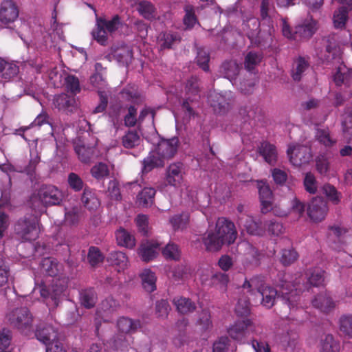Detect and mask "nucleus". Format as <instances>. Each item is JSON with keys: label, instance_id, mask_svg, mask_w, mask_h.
<instances>
[{"label": "nucleus", "instance_id": "f257e3e1", "mask_svg": "<svg viewBox=\"0 0 352 352\" xmlns=\"http://www.w3.org/2000/svg\"><path fill=\"white\" fill-rule=\"evenodd\" d=\"M279 293L274 288L266 285L263 276H256L250 280H245L243 284V290H247L250 295H258L261 297V304L267 307L271 308L275 302L276 297L280 298L283 303L287 305L291 311L297 310L302 307L299 304L300 297L297 291L301 288L298 283H291L293 276L287 273L278 274Z\"/></svg>", "mask_w": 352, "mask_h": 352}, {"label": "nucleus", "instance_id": "f03ea898", "mask_svg": "<svg viewBox=\"0 0 352 352\" xmlns=\"http://www.w3.org/2000/svg\"><path fill=\"white\" fill-rule=\"evenodd\" d=\"M41 270L49 276L54 277L50 289L47 285L42 283L41 285L35 283L33 293L38 291L41 296L46 300V304L50 307H56L60 302V297L67 287V279L62 275L63 265L56 258H44L41 263Z\"/></svg>", "mask_w": 352, "mask_h": 352}, {"label": "nucleus", "instance_id": "7ed1b4c3", "mask_svg": "<svg viewBox=\"0 0 352 352\" xmlns=\"http://www.w3.org/2000/svg\"><path fill=\"white\" fill-rule=\"evenodd\" d=\"M320 43L324 48V58L327 61L335 60L339 64L333 75V81L337 86L348 85L352 80V69H349L340 60L341 50L338 46L335 34L323 37Z\"/></svg>", "mask_w": 352, "mask_h": 352}, {"label": "nucleus", "instance_id": "20e7f679", "mask_svg": "<svg viewBox=\"0 0 352 352\" xmlns=\"http://www.w3.org/2000/svg\"><path fill=\"white\" fill-rule=\"evenodd\" d=\"M122 26L120 17L116 14L111 19L96 17L95 28L92 30L93 38L100 45H106L107 42V32L113 33Z\"/></svg>", "mask_w": 352, "mask_h": 352}, {"label": "nucleus", "instance_id": "39448f33", "mask_svg": "<svg viewBox=\"0 0 352 352\" xmlns=\"http://www.w3.org/2000/svg\"><path fill=\"white\" fill-rule=\"evenodd\" d=\"M15 232L23 240L32 241L38 237L40 228L36 216L30 215L18 221L14 227Z\"/></svg>", "mask_w": 352, "mask_h": 352}, {"label": "nucleus", "instance_id": "423d86ee", "mask_svg": "<svg viewBox=\"0 0 352 352\" xmlns=\"http://www.w3.org/2000/svg\"><path fill=\"white\" fill-rule=\"evenodd\" d=\"M228 333L234 340L244 343L252 334H256V326L250 320H236L228 328Z\"/></svg>", "mask_w": 352, "mask_h": 352}, {"label": "nucleus", "instance_id": "0eeeda50", "mask_svg": "<svg viewBox=\"0 0 352 352\" xmlns=\"http://www.w3.org/2000/svg\"><path fill=\"white\" fill-rule=\"evenodd\" d=\"M7 318L12 327L22 332L32 329V316L27 307L16 308L7 314Z\"/></svg>", "mask_w": 352, "mask_h": 352}, {"label": "nucleus", "instance_id": "6e6552de", "mask_svg": "<svg viewBox=\"0 0 352 352\" xmlns=\"http://www.w3.org/2000/svg\"><path fill=\"white\" fill-rule=\"evenodd\" d=\"M40 160V156L37 151L30 150V160L28 165L22 167L18 165L14 166L11 164H3L1 166V170L7 174L12 172L25 173L28 176L30 179L33 182L36 179V168Z\"/></svg>", "mask_w": 352, "mask_h": 352}, {"label": "nucleus", "instance_id": "1a4fd4ad", "mask_svg": "<svg viewBox=\"0 0 352 352\" xmlns=\"http://www.w3.org/2000/svg\"><path fill=\"white\" fill-rule=\"evenodd\" d=\"M257 187L258 189L259 198L261 206V212L266 214L272 210L273 213L278 217H285L287 215L285 210H278L276 208H273L272 192L269 186L263 180L257 181Z\"/></svg>", "mask_w": 352, "mask_h": 352}, {"label": "nucleus", "instance_id": "9d476101", "mask_svg": "<svg viewBox=\"0 0 352 352\" xmlns=\"http://www.w3.org/2000/svg\"><path fill=\"white\" fill-rule=\"evenodd\" d=\"M120 304L112 297H108L103 300L97 307L96 313V329L98 331L100 321L104 322H110L113 317L114 313L117 311Z\"/></svg>", "mask_w": 352, "mask_h": 352}, {"label": "nucleus", "instance_id": "9b49d317", "mask_svg": "<svg viewBox=\"0 0 352 352\" xmlns=\"http://www.w3.org/2000/svg\"><path fill=\"white\" fill-rule=\"evenodd\" d=\"M186 91L188 95V98L183 102L182 109L185 113L187 118H190L194 116L193 107L190 103L197 101L200 95L199 94L198 78L197 77H191L186 83Z\"/></svg>", "mask_w": 352, "mask_h": 352}, {"label": "nucleus", "instance_id": "f8f14e48", "mask_svg": "<svg viewBox=\"0 0 352 352\" xmlns=\"http://www.w3.org/2000/svg\"><path fill=\"white\" fill-rule=\"evenodd\" d=\"M215 228L224 244L233 243L237 238V231L234 223L225 217L217 219Z\"/></svg>", "mask_w": 352, "mask_h": 352}, {"label": "nucleus", "instance_id": "ddd939ff", "mask_svg": "<svg viewBox=\"0 0 352 352\" xmlns=\"http://www.w3.org/2000/svg\"><path fill=\"white\" fill-rule=\"evenodd\" d=\"M287 153L291 164L295 166L309 162L312 157L310 147L300 144H290Z\"/></svg>", "mask_w": 352, "mask_h": 352}, {"label": "nucleus", "instance_id": "4468645a", "mask_svg": "<svg viewBox=\"0 0 352 352\" xmlns=\"http://www.w3.org/2000/svg\"><path fill=\"white\" fill-rule=\"evenodd\" d=\"M39 200L45 206L58 205L63 200V192L52 185H45L38 192Z\"/></svg>", "mask_w": 352, "mask_h": 352}, {"label": "nucleus", "instance_id": "2eb2a0df", "mask_svg": "<svg viewBox=\"0 0 352 352\" xmlns=\"http://www.w3.org/2000/svg\"><path fill=\"white\" fill-rule=\"evenodd\" d=\"M232 95L231 91L223 94L213 91L208 95V101L216 113L223 114L229 109Z\"/></svg>", "mask_w": 352, "mask_h": 352}, {"label": "nucleus", "instance_id": "dca6fc26", "mask_svg": "<svg viewBox=\"0 0 352 352\" xmlns=\"http://www.w3.org/2000/svg\"><path fill=\"white\" fill-rule=\"evenodd\" d=\"M324 274L325 272L320 268L315 267L309 269L307 272V284H309L314 287H320L324 285ZM302 280L301 275L296 274L295 280L294 278L291 280V283H298V285L301 288L300 290H298V294L302 291V287H305V285H300V280Z\"/></svg>", "mask_w": 352, "mask_h": 352}, {"label": "nucleus", "instance_id": "f3484780", "mask_svg": "<svg viewBox=\"0 0 352 352\" xmlns=\"http://www.w3.org/2000/svg\"><path fill=\"white\" fill-rule=\"evenodd\" d=\"M19 16V10L12 0H3L0 6V22L8 27Z\"/></svg>", "mask_w": 352, "mask_h": 352}, {"label": "nucleus", "instance_id": "a211bd4d", "mask_svg": "<svg viewBox=\"0 0 352 352\" xmlns=\"http://www.w3.org/2000/svg\"><path fill=\"white\" fill-rule=\"evenodd\" d=\"M327 210L326 201L321 197H315L307 207V214L313 221H321L324 219Z\"/></svg>", "mask_w": 352, "mask_h": 352}, {"label": "nucleus", "instance_id": "6ab92c4d", "mask_svg": "<svg viewBox=\"0 0 352 352\" xmlns=\"http://www.w3.org/2000/svg\"><path fill=\"white\" fill-rule=\"evenodd\" d=\"M238 223L251 235L263 236L265 233V229L261 226V221L255 220L253 217L248 214H242L239 217Z\"/></svg>", "mask_w": 352, "mask_h": 352}, {"label": "nucleus", "instance_id": "aec40b11", "mask_svg": "<svg viewBox=\"0 0 352 352\" xmlns=\"http://www.w3.org/2000/svg\"><path fill=\"white\" fill-rule=\"evenodd\" d=\"M340 5L333 14V23L336 28L345 26L349 12L352 10V0H333Z\"/></svg>", "mask_w": 352, "mask_h": 352}, {"label": "nucleus", "instance_id": "412c9836", "mask_svg": "<svg viewBox=\"0 0 352 352\" xmlns=\"http://www.w3.org/2000/svg\"><path fill=\"white\" fill-rule=\"evenodd\" d=\"M311 303L314 307L325 314L331 312L336 307L335 301L327 291L322 292L315 296L311 300Z\"/></svg>", "mask_w": 352, "mask_h": 352}, {"label": "nucleus", "instance_id": "4be33fe9", "mask_svg": "<svg viewBox=\"0 0 352 352\" xmlns=\"http://www.w3.org/2000/svg\"><path fill=\"white\" fill-rule=\"evenodd\" d=\"M184 166L180 162L170 164L166 171V182L170 186L178 187L184 179Z\"/></svg>", "mask_w": 352, "mask_h": 352}, {"label": "nucleus", "instance_id": "5701e85b", "mask_svg": "<svg viewBox=\"0 0 352 352\" xmlns=\"http://www.w3.org/2000/svg\"><path fill=\"white\" fill-rule=\"evenodd\" d=\"M178 144L179 139L177 137L162 140L157 144V153L162 158H170L176 153Z\"/></svg>", "mask_w": 352, "mask_h": 352}, {"label": "nucleus", "instance_id": "b1692460", "mask_svg": "<svg viewBox=\"0 0 352 352\" xmlns=\"http://www.w3.org/2000/svg\"><path fill=\"white\" fill-rule=\"evenodd\" d=\"M160 246L157 241H147L141 244L138 254L143 261L148 262L157 256Z\"/></svg>", "mask_w": 352, "mask_h": 352}, {"label": "nucleus", "instance_id": "393cba45", "mask_svg": "<svg viewBox=\"0 0 352 352\" xmlns=\"http://www.w3.org/2000/svg\"><path fill=\"white\" fill-rule=\"evenodd\" d=\"M35 335L37 340L44 344L46 347L54 344L55 342H59L57 340V329L51 324H47L43 328L38 329Z\"/></svg>", "mask_w": 352, "mask_h": 352}, {"label": "nucleus", "instance_id": "a878e982", "mask_svg": "<svg viewBox=\"0 0 352 352\" xmlns=\"http://www.w3.org/2000/svg\"><path fill=\"white\" fill-rule=\"evenodd\" d=\"M54 104L58 110L69 113L76 109L77 101L74 96L61 94L54 97Z\"/></svg>", "mask_w": 352, "mask_h": 352}, {"label": "nucleus", "instance_id": "bb28decb", "mask_svg": "<svg viewBox=\"0 0 352 352\" xmlns=\"http://www.w3.org/2000/svg\"><path fill=\"white\" fill-rule=\"evenodd\" d=\"M317 29V21L309 15L301 24L296 26L295 33L303 38H309L315 34Z\"/></svg>", "mask_w": 352, "mask_h": 352}, {"label": "nucleus", "instance_id": "cd10ccee", "mask_svg": "<svg viewBox=\"0 0 352 352\" xmlns=\"http://www.w3.org/2000/svg\"><path fill=\"white\" fill-rule=\"evenodd\" d=\"M229 280L228 275L222 272L214 273L212 275L210 279L205 278V274L201 278V283L203 285L217 287L223 292L226 290Z\"/></svg>", "mask_w": 352, "mask_h": 352}, {"label": "nucleus", "instance_id": "c85d7f7f", "mask_svg": "<svg viewBox=\"0 0 352 352\" xmlns=\"http://www.w3.org/2000/svg\"><path fill=\"white\" fill-rule=\"evenodd\" d=\"M107 262L115 267L118 272L124 270L129 263V260L125 253L121 251L111 252L107 258Z\"/></svg>", "mask_w": 352, "mask_h": 352}, {"label": "nucleus", "instance_id": "c756f323", "mask_svg": "<svg viewBox=\"0 0 352 352\" xmlns=\"http://www.w3.org/2000/svg\"><path fill=\"white\" fill-rule=\"evenodd\" d=\"M241 69L240 64L235 60L225 61L221 67V73L224 78H228L233 85L236 84V77Z\"/></svg>", "mask_w": 352, "mask_h": 352}, {"label": "nucleus", "instance_id": "7c9ffc66", "mask_svg": "<svg viewBox=\"0 0 352 352\" xmlns=\"http://www.w3.org/2000/svg\"><path fill=\"white\" fill-rule=\"evenodd\" d=\"M141 327L140 320H133L128 317H121L117 321V328L123 333H133Z\"/></svg>", "mask_w": 352, "mask_h": 352}, {"label": "nucleus", "instance_id": "2f4dec72", "mask_svg": "<svg viewBox=\"0 0 352 352\" xmlns=\"http://www.w3.org/2000/svg\"><path fill=\"white\" fill-rule=\"evenodd\" d=\"M203 243L208 251H218L224 244L217 233L212 230L208 231L203 237Z\"/></svg>", "mask_w": 352, "mask_h": 352}, {"label": "nucleus", "instance_id": "473e14b6", "mask_svg": "<svg viewBox=\"0 0 352 352\" xmlns=\"http://www.w3.org/2000/svg\"><path fill=\"white\" fill-rule=\"evenodd\" d=\"M258 153L267 163L274 164L276 162L278 154L274 144L267 142H262L258 147Z\"/></svg>", "mask_w": 352, "mask_h": 352}, {"label": "nucleus", "instance_id": "72a5a7b5", "mask_svg": "<svg viewBox=\"0 0 352 352\" xmlns=\"http://www.w3.org/2000/svg\"><path fill=\"white\" fill-rule=\"evenodd\" d=\"M81 201L84 207L89 210H96L100 204L96 193L89 188H84Z\"/></svg>", "mask_w": 352, "mask_h": 352}, {"label": "nucleus", "instance_id": "f704fd0d", "mask_svg": "<svg viewBox=\"0 0 352 352\" xmlns=\"http://www.w3.org/2000/svg\"><path fill=\"white\" fill-rule=\"evenodd\" d=\"M157 43L161 50L171 48L172 45L180 41L179 35L177 33L162 32L157 37Z\"/></svg>", "mask_w": 352, "mask_h": 352}, {"label": "nucleus", "instance_id": "c9c22d12", "mask_svg": "<svg viewBox=\"0 0 352 352\" xmlns=\"http://www.w3.org/2000/svg\"><path fill=\"white\" fill-rule=\"evenodd\" d=\"M309 69V63L304 57L299 56L294 63L292 72V78L296 81H299L301 78Z\"/></svg>", "mask_w": 352, "mask_h": 352}, {"label": "nucleus", "instance_id": "e433bc0d", "mask_svg": "<svg viewBox=\"0 0 352 352\" xmlns=\"http://www.w3.org/2000/svg\"><path fill=\"white\" fill-rule=\"evenodd\" d=\"M177 311L181 314H187L193 312L196 305L190 299L185 297H176L173 300Z\"/></svg>", "mask_w": 352, "mask_h": 352}, {"label": "nucleus", "instance_id": "4c0bfd02", "mask_svg": "<svg viewBox=\"0 0 352 352\" xmlns=\"http://www.w3.org/2000/svg\"><path fill=\"white\" fill-rule=\"evenodd\" d=\"M142 285L147 292H152L156 289V276L150 269H144L140 274Z\"/></svg>", "mask_w": 352, "mask_h": 352}, {"label": "nucleus", "instance_id": "58836bf2", "mask_svg": "<svg viewBox=\"0 0 352 352\" xmlns=\"http://www.w3.org/2000/svg\"><path fill=\"white\" fill-rule=\"evenodd\" d=\"M97 298V294L93 288L82 290L80 294V303L83 307L87 309L94 307Z\"/></svg>", "mask_w": 352, "mask_h": 352}, {"label": "nucleus", "instance_id": "ea45409f", "mask_svg": "<svg viewBox=\"0 0 352 352\" xmlns=\"http://www.w3.org/2000/svg\"><path fill=\"white\" fill-rule=\"evenodd\" d=\"M321 352H339L340 343L331 334H327L320 342Z\"/></svg>", "mask_w": 352, "mask_h": 352}, {"label": "nucleus", "instance_id": "a19ab883", "mask_svg": "<svg viewBox=\"0 0 352 352\" xmlns=\"http://www.w3.org/2000/svg\"><path fill=\"white\" fill-rule=\"evenodd\" d=\"M117 243L120 246L133 248L135 245L134 236L123 228H120L116 232Z\"/></svg>", "mask_w": 352, "mask_h": 352}, {"label": "nucleus", "instance_id": "79ce46f5", "mask_svg": "<svg viewBox=\"0 0 352 352\" xmlns=\"http://www.w3.org/2000/svg\"><path fill=\"white\" fill-rule=\"evenodd\" d=\"M138 10L141 16L148 20L155 19L157 16L155 6L149 1H142L140 2Z\"/></svg>", "mask_w": 352, "mask_h": 352}, {"label": "nucleus", "instance_id": "37998d69", "mask_svg": "<svg viewBox=\"0 0 352 352\" xmlns=\"http://www.w3.org/2000/svg\"><path fill=\"white\" fill-rule=\"evenodd\" d=\"M262 55L259 52H250L245 58V68L251 73H255L256 67L261 63Z\"/></svg>", "mask_w": 352, "mask_h": 352}, {"label": "nucleus", "instance_id": "c03bdc74", "mask_svg": "<svg viewBox=\"0 0 352 352\" xmlns=\"http://www.w3.org/2000/svg\"><path fill=\"white\" fill-rule=\"evenodd\" d=\"M265 230L268 234L273 236H279L285 232L283 223L275 219L266 221L264 223Z\"/></svg>", "mask_w": 352, "mask_h": 352}, {"label": "nucleus", "instance_id": "a18cd8bd", "mask_svg": "<svg viewBox=\"0 0 352 352\" xmlns=\"http://www.w3.org/2000/svg\"><path fill=\"white\" fill-rule=\"evenodd\" d=\"M155 190L153 188L146 187L138 195V200L142 206H148L153 204L155 195Z\"/></svg>", "mask_w": 352, "mask_h": 352}, {"label": "nucleus", "instance_id": "49530a36", "mask_svg": "<svg viewBox=\"0 0 352 352\" xmlns=\"http://www.w3.org/2000/svg\"><path fill=\"white\" fill-rule=\"evenodd\" d=\"M163 166V161L160 157L155 156L150 153L146 158L142 162V173H146L155 167Z\"/></svg>", "mask_w": 352, "mask_h": 352}, {"label": "nucleus", "instance_id": "de8ad7c7", "mask_svg": "<svg viewBox=\"0 0 352 352\" xmlns=\"http://www.w3.org/2000/svg\"><path fill=\"white\" fill-rule=\"evenodd\" d=\"M140 142V136L135 131H129L122 139V145L126 148H131L138 146Z\"/></svg>", "mask_w": 352, "mask_h": 352}, {"label": "nucleus", "instance_id": "09e8293b", "mask_svg": "<svg viewBox=\"0 0 352 352\" xmlns=\"http://www.w3.org/2000/svg\"><path fill=\"white\" fill-rule=\"evenodd\" d=\"M342 126L344 138L350 142L352 140V110L343 114Z\"/></svg>", "mask_w": 352, "mask_h": 352}, {"label": "nucleus", "instance_id": "8fccbe9b", "mask_svg": "<svg viewBox=\"0 0 352 352\" xmlns=\"http://www.w3.org/2000/svg\"><path fill=\"white\" fill-rule=\"evenodd\" d=\"M240 250H244L245 251L246 259L249 260L250 262H257L259 260L260 254L258 250L248 242H241L238 245Z\"/></svg>", "mask_w": 352, "mask_h": 352}, {"label": "nucleus", "instance_id": "3c124183", "mask_svg": "<svg viewBox=\"0 0 352 352\" xmlns=\"http://www.w3.org/2000/svg\"><path fill=\"white\" fill-rule=\"evenodd\" d=\"M339 328L341 332L352 338V315H343L339 319Z\"/></svg>", "mask_w": 352, "mask_h": 352}, {"label": "nucleus", "instance_id": "603ef678", "mask_svg": "<svg viewBox=\"0 0 352 352\" xmlns=\"http://www.w3.org/2000/svg\"><path fill=\"white\" fill-rule=\"evenodd\" d=\"M188 213L183 212L181 214L172 217L170 219V223L171 224L174 230H183L188 224Z\"/></svg>", "mask_w": 352, "mask_h": 352}, {"label": "nucleus", "instance_id": "864d4df0", "mask_svg": "<svg viewBox=\"0 0 352 352\" xmlns=\"http://www.w3.org/2000/svg\"><path fill=\"white\" fill-rule=\"evenodd\" d=\"M74 148L81 162L87 163L90 161L94 153L93 147H87L84 144H76Z\"/></svg>", "mask_w": 352, "mask_h": 352}, {"label": "nucleus", "instance_id": "5fc2aeb1", "mask_svg": "<svg viewBox=\"0 0 352 352\" xmlns=\"http://www.w3.org/2000/svg\"><path fill=\"white\" fill-rule=\"evenodd\" d=\"M185 16L184 17V24L188 29L192 28L197 23V19L195 14V9L192 5H186L184 8Z\"/></svg>", "mask_w": 352, "mask_h": 352}, {"label": "nucleus", "instance_id": "6e6d98bb", "mask_svg": "<svg viewBox=\"0 0 352 352\" xmlns=\"http://www.w3.org/2000/svg\"><path fill=\"white\" fill-rule=\"evenodd\" d=\"M162 254L166 259L177 261L181 253L178 246L173 243H168L162 250Z\"/></svg>", "mask_w": 352, "mask_h": 352}, {"label": "nucleus", "instance_id": "4d7b16f0", "mask_svg": "<svg viewBox=\"0 0 352 352\" xmlns=\"http://www.w3.org/2000/svg\"><path fill=\"white\" fill-rule=\"evenodd\" d=\"M91 173L97 179H104L109 173V167L106 164L100 162L91 168Z\"/></svg>", "mask_w": 352, "mask_h": 352}, {"label": "nucleus", "instance_id": "13d9d810", "mask_svg": "<svg viewBox=\"0 0 352 352\" xmlns=\"http://www.w3.org/2000/svg\"><path fill=\"white\" fill-rule=\"evenodd\" d=\"M243 30H246L248 36L251 37L254 35V32L257 33L260 22L256 17H250L247 21H243Z\"/></svg>", "mask_w": 352, "mask_h": 352}, {"label": "nucleus", "instance_id": "bf43d9fd", "mask_svg": "<svg viewBox=\"0 0 352 352\" xmlns=\"http://www.w3.org/2000/svg\"><path fill=\"white\" fill-rule=\"evenodd\" d=\"M298 254L293 248L283 249L281 252L280 262L284 265H289L297 260Z\"/></svg>", "mask_w": 352, "mask_h": 352}, {"label": "nucleus", "instance_id": "052dcab7", "mask_svg": "<svg viewBox=\"0 0 352 352\" xmlns=\"http://www.w3.org/2000/svg\"><path fill=\"white\" fill-rule=\"evenodd\" d=\"M19 71V67L15 63L7 61L0 76L6 80H10L16 76Z\"/></svg>", "mask_w": 352, "mask_h": 352}, {"label": "nucleus", "instance_id": "680f3d73", "mask_svg": "<svg viewBox=\"0 0 352 352\" xmlns=\"http://www.w3.org/2000/svg\"><path fill=\"white\" fill-rule=\"evenodd\" d=\"M305 190L310 194H315L318 189V183L315 176L311 173L305 174L304 181Z\"/></svg>", "mask_w": 352, "mask_h": 352}, {"label": "nucleus", "instance_id": "e2e57ef3", "mask_svg": "<svg viewBox=\"0 0 352 352\" xmlns=\"http://www.w3.org/2000/svg\"><path fill=\"white\" fill-rule=\"evenodd\" d=\"M322 191L333 204H338L340 202V193L332 185L324 184L322 187Z\"/></svg>", "mask_w": 352, "mask_h": 352}, {"label": "nucleus", "instance_id": "0e129e2a", "mask_svg": "<svg viewBox=\"0 0 352 352\" xmlns=\"http://www.w3.org/2000/svg\"><path fill=\"white\" fill-rule=\"evenodd\" d=\"M346 230L338 226H334L329 228V241H333L334 243H341L344 234Z\"/></svg>", "mask_w": 352, "mask_h": 352}, {"label": "nucleus", "instance_id": "69168bd1", "mask_svg": "<svg viewBox=\"0 0 352 352\" xmlns=\"http://www.w3.org/2000/svg\"><path fill=\"white\" fill-rule=\"evenodd\" d=\"M197 324L201 327V331H207L212 327L210 314L208 310L203 309L199 316Z\"/></svg>", "mask_w": 352, "mask_h": 352}, {"label": "nucleus", "instance_id": "338daca9", "mask_svg": "<svg viewBox=\"0 0 352 352\" xmlns=\"http://www.w3.org/2000/svg\"><path fill=\"white\" fill-rule=\"evenodd\" d=\"M69 186L76 192H79L84 188V182L79 175L74 173L69 174L67 177Z\"/></svg>", "mask_w": 352, "mask_h": 352}, {"label": "nucleus", "instance_id": "774afa93", "mask_svg": "<svg viewBox=\"0 0 352 352\" xmlns=\"http://www.w3.org/2000/svg\"><path fill=\"white\" fill-rule=\"evenodd\" d=\"M316 137L319 142L326 147L331 146L336 143V141L330 137L328 129H317Z\"/></svg>", "mask_w": 352, "mask_h": 352}]
</instances>
